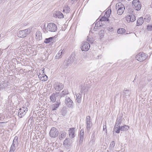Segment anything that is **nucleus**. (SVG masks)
<instances>
[{
  "label": "nucleus",
  "mask_w": 152,
  "mask_h": 152,
  "mask_svg": "<svg viewBox=\"0 0 152 152\" xmlns=\"http://www.w3.org/2000/svg\"><path fill=\"white\" fill-rule=\"evenodd\" d=\"M30 28L20 31L17 34V36L20 38L25 37L30 33Z\"/></svg>",
  "instance_id": "obj_1"
},
{
  "label": "nucleus",
  "mask_w": 152,
  "mask_h": 152,
  "mask_svg": "<svg viewBox=\"0 0 152 152\" xmlns=\"http://www.w3.org/2000/svg\"><path fill=\"white\" fill-rule=\"evenodd\" d=\"M58 130L54 127H52L50 130L49 135L52 138H55L58 136Z\"/></svg>",
  "instance_id": "obj_2"
},
{
  "label": "nucleus",
  "mask_w": 152,
  "mask_h": 152,
  "mask_svg": "<svg viewBox=\"0 0 152 152\" xmlns=\"http://www.w3.org/2000/svg\"><path fill=\"white\" fill-rule=\"evenodd\" d=\"M147 58V56L143 52H140L136 56V60L140 61H142L145 60Z\"/></svg>",
  "instance_id": "obj_3"
},
{
  "label": "nucleus",
  "mask_w": 152,
  "mask_h": 152,
  "mask_svg": "<svg viewBox=\"0 0 152 152\" xmlns=\"http://www.w3.org/2000/svg\"><path fill=\"white\" fill-rule=\"evenodd\" d=\"M18 137H15L13 140L12 143L10 148L9 152H14L15 150V148L18 146L17 139Z\"/></svg>",
  "instance_id": "obj_4"
},
{
  "label": "nucleus",
  "mask_w": 152,
  "mask_h": 152,
  "mask_svg": "<svg viewBox=\"0 0 152 152\" xmlns=\"http://www.w3.org/2000/svg\"><path fill=\"white\" fill-rule=\"evenodd\" d=\"M47 29L49 31L51 32H55L57 30L56 25L53 23H48L47 27Z\"/></svg>",
  "instance_id": "obj_5"
},
{
  "label": "nucleus",
  "mask_w": 152,
  "mask_h": 152,
  "mask_svg": "<svg viewBox=\"0 0 152 152\" xmlns=\"http://www.w3.org/2000/svg\"><path fill=\"white\" fill-rule=\"evenodd\" d=\"M132 6L137 10H140L141 8V4L139 0H134L132 1Z\"/></svg>",
  "instance_id": "obj_6"
},
{
  "label": "nucleus",
  "mask_w": 152,
  "mask_h": 152,
  "mask_svg": "<svg viewBox=\"0 0 152 152\" xmlns=\"http://www.w3.org/2000/svg\"><path fill=\"white\" fill-rule=\"evenodd\" d=\"M59 92H55L53 93L50 96V102H54L56 101V100L58 98L59 99L60 97L59 96Z\"/></svg>",
  "instance_id": "obj_7"
},
{
  "label": "nucleus",
  "mask_w": 152,
  "mask_h": 152,
  "mask_svg": "<svg viewBox=\"0 0 152 152\" xmlns=\"http://www.w3.org/2000/svg\"><path fill=\"white\" fill-rule=\"evenodd\" d=\"M65 103L68 107L72 108L74 106V103L72 100L69 97H66Z\"/></svg>",
  "instance_id": "obj_8"
},
{
  "label": "nucleus",
  "mask_w": 152,
  "mask_h": 152,
  "mask_svg": "<svg viewBox=\"0 0 152 152\" xmlns=\"http://www.w3.org/2000/svg\"><path fill=\"white\" fill-rule=\"evenodd\" d=\"M90 44L87 42H83L82 44L81 49L83 51H87L90 48Z\"/></svg>",
  "instance_id": "obj_9"
},
{
  "label": "nucleus",
  "mask_w": 152,
  "mask_h": 152,
  "mask_svg": "<svg viewBox=\"0 0 152 152\" xmlns=\"http://www.w3.org/2000/svg\"><path fill=\"white\" fill-rule=\"evenodd\" d=\"M27 108L26 107L25 108L24 107H23L20 108L18 112V116L20 118H21L23 116H24L26 114Z\"/></svg>",
  "instance_id": "obj_10"
},
{
  "label": "nucleus",
  "mask_w": 152,
  "mask_h": 152,
  "mask_svg": "<svg viewBox=\"0 0 152 152\" xmlns=\"http://www.w3.org/2000/svg\"><path fill=\"white\" fill-rule=\"evenodd\" d=\"M54 86L56 91H60L63 88L64 85L62 83L56 82Z\"/></svg>",
  "instance_id": "obj_11"
},
{
  "label": "nucleus",
  "mask_w": 152,
  "mask_h": 152,
  "mask_svg": "<svg viewBox=\"0 0 152 152\" xmlns=\"http://www.w3.org/2000/svg\"><path fill=\"white\" fill-rule=\"evenodd\" d=\"M107 11L105 13L104 15V16L102 17L100 19V21L101 22H102V21H109V20L108 18V17L110 16V14L111 12V10H110V12H109V11L108 12V14L107 15Z\"/></svg>",
  "instance_id": "obj_12"
},
{
  "label": "nucleus",
  "mask_w": 152,
  "mask_h": 152,
  "mask_svg": "<svg viewBox=\"0 0 152 152\" xmlns=\"http://www.w3.org/2000/svg\"><path fill=\"white\" fill-rule=\"evenodd\" d=\"M53 16L54 17L58 18H64V15L60 11H56L53 13Z\"/></svg>",
  "instance_id": "obj_13"
},
{
  "label": "nucleus",
  "mask_w": 152,
  "mask_h": 152,
  "mask_svg": "<svg viewBox=\"0 0 152 152\" xmlns=\"http://www.w3.org/2000/svg\"><path fill=\"white\" fill-rule=\"evenodd\" d=\"M75 128H72L69 129V136L71 138H73L75 137Z\"/></svg>",
  "instance_id": "obj_14"
},
{
  "label": "nucleus",
  "mask_w": 152,
  "mask_h": 152,
  "mask_svg": "<svg viewBox=\"0 0 152 152\" xmlns=\"http://www.w3.org/2000/svg\"><path fill=\"white\" fill-rule=\"evenodd\" d=\"M38 77L39 79L42 81H45L48 79V76L45 74L42 75L39 74L38 75Z\"/></svg>",
  "instance_id": "obj_15"
},
{
  "label": "nucleus",
  "mask_w": 152,
  "mask_h": 152,
  "mask_svg": "<svg viewBox=\"0 0 152 152\" xmlns=\"http://www.w3.org/2000/svg\"><path fill=\"white\" fill-rule=\"evenodd\" d=\"M54 42V39L53 37H50L48 38H46L44 42L46 44L53 43Z\"/></svg>",
  "instance_id": "obj_16"
},
{
  "label": "nucleus",
  "mask_w": 152,
  "mask_h": 152,
  "mask_svg": "<svg viewBox=\"0 0 152 152\" xmlns=\"http://www.w3.org/2000/svg\"><path fill=\"white\" fill-rule=\"evenodd\" d=\"M66 136V132L64 131H62L60 132L58 135V138L60 140H61L65 137Z\"/></svg>",
  "instance_id": "obj_17"
},
{
  "label": "nucleus",
  "mask_w": 152,
  "mask_h": 152,
  "mask_svg": "<svg viewBox=\"0 0 152 152\" xmlns=\"http://www.w3.org/2000/svg\"><path fill=\"white\" fill-rule=\"evenodd\" d=\"M127 21L133 22L136 20L135 17L134 15H129L126 18Z\"/></svg>",
  "instance_id": "obj_18"
},
{
  "label": "nucleus",
  "mask_w": 152,
  "mask_h": 152,
  "mask_svg": "<svg viewBox=\"0 0 152 152\" xmlns=\"http://www.w3.org/2000/svg\"><path fill=\"white\" fill-rule=\"evenodd\" d=\"M61 104V102L60 101H57L55 104H53L52 105V110H55L59 107Z\"/></svg>",
  "instance_id": "obj_19"
},
{
  "label": "nucleus",
  "mask_w": 152,
  "mask_h": 152,
  "mask_svg": "<svg viewBox=\"0 0 152 152\" xmlns=\"http://www.w3.org/2000/svg\"><path fill=\"white\" fill-rule=\"evenodd\" d=\"M125 10V7L124 5H121V7H120L117 10V13L119 15H121L124 12Z\"/></svg>",
  "instance_id": "obj_20"
},
{
  "label": "nucleus",
  "mask_w": 152,
  "mask_h": 152,
  "mask_svg": "<svg viewBox=\"0 0 152 152\" xmlns=\"http://www.w3.org/2000/svg\"><path fill=\"white\" fill-rule=\"evenodd\" d=\"M35 38L38 40H40L42 39V34L39 31H37Z\"/></svg>",
  "instance_id": "obj_21"
},
{
  "label": "nucleus",
  "mask_w": 152,
  "mask_h": 152,
  "mask_svg": "<svg viewBox=\"0 0 152 152\" xmlns=\"http://www.w3.org/2000/svg\"><path fill=\"white\" fill-rule=\"evenodd\" d=\"M70 140L67 139H66L64 141L63 144L64 146L66 148L69 147L71 143L70 142Z\"/></svg>",
  "instance_id": "obj_22"
},
{
  "label": "nucleus",
  "mask_w": 152,
  "mask_h": 152,
  "mask_svg": "<svg viewBox=\"0 0 152 152\" xmlns=\"http://www.w3.org/2000/svg\"><path fill=\"white\" fill-rule=\"evenodd\" d=\"M115 143L114 141L111 142L109 148V150L110 152H114V148L115 145Z\"/></svg>",
  "instance_id": "obj_23"
},
{
  "label": "nucleus",
  "mask_w": 152,
  "mask_h": 152,
  "mask_svg": "<svg viewBox=\"0 0 152 152\" xmlns=\"http://www.w3.org/2000/svg\"><path fill=\"white\" fill-rule=\"evenodd\" d=\"M75 59V55H72L67 63L68 64V65L73 62L74 61Z\"/></svg>",
  "instance_id": "obj_24"
},
{
  "label": "nucleus",
  "mask_w": 152,
  "mask_h": 152,
  "mask_svg": "<svg viewBox=\"0 0 152 152\" xmlns=\"http://www.w3.org/2000/svg\"><path fill=\"white\" fill-rule=\"evenodd\" d=\"M144 20L142 17H140L137 20V25L139 26L141 25L144 23Z\"/></svg>",
  "instance_id": "obj_25"
},
{
  "label": "nucleus",
  "mask_w": 152,
  "mask_h": 152,
  "mask_svg": "<svg viewBox=\"0 0 152 152\" xmlns=\"http://www.w3.org/2000/svg\"><path fill=\"white\" fill-rule=\"evenodd\" d=\"M64 50H60L58 54H57L55 56V59H57L62 57L61 55L63 53H64Z\"/></svg>",
  "instance_id": "obj_26"
},
{
  "label": "nucleus",
  "mask_w": 152,
  "mask_h": 152,
  "mask_svg": "<svg viewBox=\"0 0 152 152\" xmlns=\"http://www.w3.org/2000/svg\"><path fill=\"white\" fill-rule=\"evenodd\" d=\"M77 97V100L78 103H80L81 102L82 95L80 94H75Z\"/></svg>",
  "instance_id": "obj_27"
},
{
  "label": "nucleus",
  "mask_w": 152,
  "mask_h": 152,
  "mask_svg": "<svg viewBox=\"0 0 152 152\" xmlns=\"http://www.w3.org/2000/svg\"><path fill=\"white\" fill-rule=\"evenodd\" d=\"M122 123V119L121 118H117L115 122V126H121L120 125Z\"/></svg>",
  "instance_id": "obj_28"
},
{
  "label": "nucleus",
  "mask_w": 152,
  "mask_h": 152,
  "mask_svg": "<svg viewBox=\"0 0 152 152\" xmlns=\"http://www.w3.org/2000/svg\"><path fill=\"white\" fill-rule=\"evenodd\" d=\"M121 131H126L129 129V127L126 125H124L123 126H120Z\"/></svg>",
  "instance_id": "obj_29"
},
{
  "label": "nucleus",
  "mask_w": 152,
  "mask_h": 152,
  "mask_svg": "<svg viewBox=\"0 0 152 152\" xmlns=\"http://www.w3.org/2000/svg\"><path fill=\"white\" fill-rule=\"evenodd\" d=\"M68 91L67 90H64L60 94V98L64 97L65 95H66L68 94Z\"/></svg>",
  "instance_id": "obj_30"
},
{
  "label": "nucleus",
  "mask_w": 152,
  "mask_h": 152,
  "mask_svg": "<svg viewBox=\"0 0 152 152\" xmlns=\"http://www.w3.org/2000/svg\"><path fill=\"white\" fill-rule=\"evenodd\" d=\"M144 19L147 23H149L151 20V17L149 15H145Z\"/></svg>",
  "instance_id": "obj_31"
},
{
  "label": "nucleus",
  "mask_w": 152,
  "mask_h": 152,
  "mask_svg": "<svg viewBox=\"0 0 152 152\" xmlns=\"http://www.w3.org/2000/svg\"><path fill=\"white\" fill-rule=\"evenodd\" d=\"M8 82H3V83L0 84V86H1L2 87L1 88L2 90L8 86Z\"/></svg>",
  "instance_id": "obj_32"
},
{
  "label": "nucleus",
  "mask_w": 152,
  "mask_h": 152,
  "mask_svg": "<svg viewBox=\"0 0 152 152\" xmlns=\"http://www.w3.org/2000/svg\"><path fill=\"white\" fill-rule=\"evenodd\" d=\"M123 93L124 94V96H125L126 97V96L129 97L130 94L129 90H124L123 92Z\"/></svg>",
  "instance_id": "obj_33"
},
{
  "label": "nucleus",
  "mask_w": 152,
  "mask_h": 152,
  "mask_svg": "<svg viewBox=\"0 0 152 152\" xmlns=\"http://www.w3.org/2000/svg\"><path fill=\"white\" fill-rule=\"evenodd\" d=\"M70 11V8L67 5H65L64 6L63 12H65L66 13H69Z\"/></svg>",
  "instance_id": "obj_34"
},
{
  "label": "nucleus",
  "mask_w": 152,
  "mask_h": 152,
  "mask_svg": "<svg viewBox=\"0 0 152 152\" xmlns=\"http://www.w3.org/2000/svg\"><path fill=\"white\" fill-rule=\"evenodd\" d=\"M113 130L114 132L117 133H119L121 130L120 126L118 127L115 126L114 127Z\"/></svg>",
  "instance_id": "obj_35"
},
{
  "label": "nucleus",
  "mask_w": 152,
  "mask_h": 152,
  "mask_svg": "<svg viewBox=\"0 0 152 152\" xmlns=\"http://www.w3.org/2000/svg\"><path fill=\"white\" fill-rule=\"evenodd\" d=\"M125 30L124 28H119L117 30V33L118 34H123L125 33Z\"/></svg>",
  "instance_id": "obj_36"
},
{
  "label": "nucleus",
  "mask_w": 152,
  "mask_h": 152,
  "mask_svg": "<svg viewBox=\"0 0 152 152\" xmlns=\"http://www.w3.org/2000/svg\"><path fill=\"white\" fill-rule=\"evenodd\" d=\"M61 114L63 116H64L67 113V111L65 108H63L61 109Z\"/></svg>",
  "instance_id": "obj_37"
},
{
  "label": "nucleus",
  "mask_w": 152,
  "mask_h": 152,
  "mask_svg": "<svg viewBox=\"0 0 152 152\" xmlns=\"http://www.w3.org/2000/svg\"><path fill=\"white\" fill-rule=\"evenodd\" d=\"M91 126H92V124H86V128L87 131L88 132H90V130L91 129Z\"/></svg>",
  "instance_id": "obj_38"
},
{
  "label": "nucleus",
  "mask_w": 152,
  "mask_h": 152,
  "mask_svg": "<svg viewBox=\"0 0 152 152\" xmlns=\"http://www.w3.org/2000/svg\"><path fill=\"white\" fill-rule=\"evenodd\" d=\"M86 87L84 86H80V93L79 94H81L82 95L83 91H84L86 89Z\"/></svg>",
  "instance_id": "obj_39"
},
{
  "label": "nucleus",
  "mask_w": 152,
  "mask_h": 152,
  "mask_svg": "<svg viewBox=\"0 0 152 152\" xmlns=\"http://www.w3.org/2000/svg\"><path fill=\"white\" fill-rule=\"evenodd\" d=\"M101 21L99 20L98 22H97L95 24V26H96V27H97L99 28H100L101 27H102V25L100 24V22Z\"/></svg>",
  "instance_id": "obj_40"
},
{
  "label": "nucleus",
  "mask_w": 152,
  "mask_h": 152,
  "mask_svg": "<svg viewBox=\"0 0 152 152\" xmlns=\"http://www.w3.org/2000/svg\"><path fill=\"white\" fill-rule=\"evenodd\" d=\"M121 5H123L122 3L121 2L117 3L116 5V9L117 10H118L120 7H121Z\"/></svg>",
  "instance_id": "obj_41"
},
{
  "label": "nucleus",
  "mask_w": 152,
  "mask_h": 152,
  "mask_svg": "<svg viewBox=\"0 0 152 152\" xmlns=\"http://www.w3.org/2000/svg\"><path fill=\"white\" fill-rule=\"evenodd\" d=\"M99 34L101 37H102L104 36V31L102 30H100L99 32Z\"/></svg>",
  "instance_id": "obj_42"
},
{
  "label": "nucleus",
  "mask_w": 152,
  "mask_h": 152,
  "mask_svg": "<svg viewBox=\"0 0 152 152\" xmlns=\"http://www.w3.org/2000/svg\"><path fill=\"white\" fill-rule=\"evenodd\" d=\"M147 29L148 31H152V25H148L147 26Z\"/></svg>",
  "instance_id": "obj_43"
},
{
  "label": "nucleus",
  "mask_w": 152,
  "mask_h": 152,
  "mask_svg": "<svg viewBox=\"0 0 152 152\" xmlns=\"http://www.w3.org/2000/svg\"><path fill=\"white\" fill-rule=\"evenodd\" d=\"M108 31L110 32H112L113 31L114 28L111 26H109L107 28Z\"/></svg>",
  "instance_id": "obj_44"
},
{
  "label": "nucleus",
  "mask_w": 152,
  "mask_h": 152,
  "mask_svg": "<svg viewBox=\"0 0 152 152\" xmlns=\"http://www.w3.org/2000/svg\"><path fill=\"white\" fill-rule=\"evenodd\" d=\"M87 41L90 43H93L94 40L93 38L88 37L87 39Z\"/></svg>",
  "instance_id": "obj_45"
},
{
  "label": "nucleus",
  "mask_w": 152,
  "mask_h": 152,
  "mask_svg": "<svg viewBox=\"0 0 152 152\" xmlns=\"http://www.w3.org/2000/svg\"><path fill=\"white\" fill-rule=\"evenodd\" d=\"M83 139L84 136H80V139L79 142L80 144H82L83 143Z\"/></svg>",
  "instance_id": "obj_46"
},
{
  "label": "nucleus",
  "mask_w": 152,
  "mask_h": 152,
  "mask_svg": "<svg viewBox=\"0 0 152 152\" xmlns=\"http://www.w3.org/2000/svg\"><path fill=\"white\" fill-rule=\"evenodd\" d=\"M84 132L83 129H81L80 131V136H84Z\"/></svg>",
  "instance_id": "obj_47"
},
{
  "label": "nucleus",
  "mask_w": 152,
  "mask_h": 152,
  "mask_svg": "<svg viewBox=\"0 0 152 152\" xmlns=\"http://www.w3.org/2000/svg\"><path fill=\"white\" fill-rule=\"evenodd\" d=\"M86 121H91V117L90 116H87L86 118Z\"/></svg>",
  "instance_id": "obj_48"
},
{
  "label": "nucleus",
  "mask_w": 152,
  "mask_h": 152,
  "mask_svg": "<svg viewBox=\"0 0 152 152\" xmlns=\"http://www.w3.org/2000/svg\"><path fill=\"white\" fill-rule=\"evenodd\" d=\"M105 129V132H107V130L106 129V124L105 125H104V126H103V130L104 131Z\"/></svg>",
  "instance_id": "obj_49"
},
{
  "label": "nucleus",
  "mask_w": 152,
  "mask_h": 152,
  "mask_svg": "<svg viewBox=\"0 0 152 152\" xmlns=\"http://www.w3.org/2000/svg\"><path fill=\"white\" fill-rule=\"evenodd\" d=\"M98 29L99 30L100 29L99 28H98L97 27H96V26H95L94 27L93 30L94 31H96L97 30V29Z\"/></svg>",
  "instance_id": "obj_50"
},
{
  "label": "nucleus",
  "mask_w": 152,
  "mask_h": 152,
  "mask_svg": "<svg viewBox=\"0 0 152 152\" xmlns=\"http://www.w3.org/2000/svg\"><path fill=\"white\" fill-rule=\"evenodd\" d=\"M86 124H92L91 121H86Z\"/></svg>",
  "instance_id": "obj_51"
},
{
  "label": "nucleus",
  "mask_w": 152,
  "mask_h": 152,
  "mask_svg": "<svg viewBox=\"0 0 152 152\" xmlns=\"http://www.w3.org/2000/svg\"><path fill=\"white\" fill-rule=\"evenodd\" d=\"M7 0H0V1L1 3H4Z\"/></svg>",
  "instance_id": "obj_52"
},
{
  "label": "nucleus",
  "mask_w": 152,
  "mask_h": 152,
  "mask_svg": "<svg viewBox=\"0 0 152 152\" xmlns=\"http://www.w3.org/2000/svg\"><path fill=\"white\" fill-rule=\"evenodd\" d=\"M2 52L0 50V56L1 55Z\"/></svg>",
  "instance_id": "obj_53"
},
{
  "label": "nucleus",
  "mask_w": 152,
  "mask_h": 152,
  "mask_svg": "<svg viewBox=\"0 0 152 152\" xmlns=\"http://www.w3.org/2000/svg\"><path fill=\"white\" fill-rule=\"evenodd\" d=\"M1 88H2V87L1 86H0V91L2 90V89H1Z\"/></svg>",
  "instance_id": "obj_54"
},
{
  "label": "nucleus",
  "mask_w": 152,
  "mask_h": 152,
  "mask_svg": "<svg viewBox=\"0 0 152 152\" xmlns=\"http://www.w3.org/2000/svg\"><path fill=\"white\" fill-rule=\"evenodd\" d=\"M6 122H0V123H5Z\"/></svg>",
  "instance_id": "obj_55"
},
{
  "label": "nucleus",
  "mask_w": 152,
  "mask_h": 152,
  "mask_svg": "<svg viewBox=\"0 0 152 152\" xmlns=\"http://www.w3.org/2000/svg\"><path fill=\"white\" fill-rule=\"evenodd\" d=\"M75 1H77V0H75Z\"/></svg>",
  "instance_id": "obj_56"
}]
</instances>
